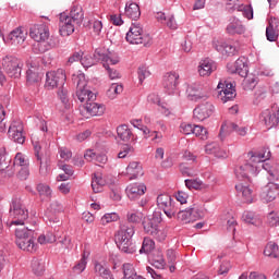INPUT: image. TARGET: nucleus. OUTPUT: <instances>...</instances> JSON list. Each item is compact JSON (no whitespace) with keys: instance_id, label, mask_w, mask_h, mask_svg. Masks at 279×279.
Segmentation results:
<instances>
[{"instance_id":"1","label":"nucleus","mask_w":279,"mask_h":279,"mask_svg":"<svg viewBox=\"0 0 279 279\" xmlns=\"http://www.w3.org/2000/svg\"><path fill=\"white\" fill-rule=\"evenodd\" d=\"M84 23V10L80 5H74L70 13H61L59 16V34L60 36H71L75 32V27H80Z\"/></svg>"},{"instance_id":"2","label":"nucleus","mask_w":279,"mask_h":279,"mask_svg":"<svg viewBox=\"0 0 279 279\" xmlns=\"http://www.w3.org/2000/svg\"><path fill=\"white\" fill-rule=\"evenodd\" d=\"M29 36L35 40L33 45L34 53H45L52 47H56V41L49 40V27L45 24H35L29 28Z\"/></svg>"},{"instance_id":"3","label":"nucleus","mask_w":279,"mask_h":279,"mask_svg":"<svg viewBox=\"0 0 279 279\" xmlns=\"http://www.w3.org/2000/svg\"><path fill=\"white\" fill-rule=\"evenodd\" d=\"M36 231L29 228H17L15 229V244L20 250L24 252L36 251Z\"/></svg>"},{"instance_id":"4","label":"nucleus","mask_w":279,"mask_h":279,"mask_svg":"<svg viewBox=\"0 0 279 279\" xmlns=\"http://www.w3.org/2000/svg\"><path fill=\"white\" fill-rule=\"evenodd\" d=\"M125 40L130 43V45H143L144 47L151 45V36L143 33V26H141L140 23H132L126 33Z\"/></svg>"},{"instance_id":"5","label":"nucleus","mask_w":279,"mask_h":279,"mask_svg":"<svg viewBox=\"0 0 279 279\" xmlns=\"http://www.w3.org/2000/svg\"><path fill=\"white\" fill-rule=\"evenodd\" d=\"M9 217L10 226H25V221L29 218V213L23 206L20 198H13L10 204Z\"/></svg>"},{"instance_id":"6","label":"nucleus","mask_w":279,"mask_h":279,"mask_svg":"<svg viewBox=\"0 0 279 279\" xmlns=\"http://www.w3.org/2000/svg\"><path fill=\"white\" fill-rule=\"evenodd\" d=\"M72 82L73 84H76V97L81 104H84V101L88 104V101H95V99H97L95 93L86 88L88 83L86 82V75H84V73L73 75Z\"/></svg>"},{"instance_id":"7","label":"nucleus","mask_w":279,"mask_h":279,"mask_svg":"<svg viewBox=\"0 0 279 279\" xmlns=\"http://www.w3.org/2000/svg\"><path fill=\"white\" fill-rule=\"evenodd\" d=\"M144 232L153 236L159 243H162L167 239L165 230L160 229V218L153 216L143 222Z\"/></svg>"},{"instance_id":"8","label":"nucleus","mask_w":279,"mask_h":279,"mask_svg":"<svg viewBox=\"0 0 279 279\" xmlns=\"http://www.w3.org/2000/svg\"><path fill=\"white\" fill-rule=\"evenodd\" d=\"M101 62L104 64L105 62H111L112 64H119L118 59H112L110 56L101 52V50L96 49L94 54H82L81 57V64L84 66V69H90V66H95V64Z\"/></svg>"},{"instance_id":"9","label":"nucleus","mask_w":279,"mask_h":279,"mask_svg":"<svg viewBox=\"0 0 279 279\" xmlns=\"http://www.w3.org/2000/svg\"><path fill=\"white\" fill-rule=\"evenodd\" d=\"M2 69L9 77L19 80L23 71V63L19 58L8 54L2 58Z\"/></svg>"},{"instance_id":"10","label":"nucleus","mask_w":279,"mask_h":279,"mask_svg":"<svg viewBox=\"0 0 279 279\" xmlns=\"http://www.w3.org/2000/svg\"><path fill=\"white\" fill-rule=\"evenodd\" d=\"M66 84V72L63 69L46 73L45 88L53 90V88H62Z\"/></svg>"},{"instance_id":"11","label":"nucleus","mask_w":279,"mask_h":279,"mask_svg":"<svg viewBox=\"0 0 279 279\" xmlns=\"http://www.w3.org/2000/svg\"><path fill=\"white\" fill-rule=\"evenodd\" d=\"M157 206L160 210H163L165 215L169 217V219L175 217L179 208L175 205V202L169 194H160L157 197Z\"/></svg>"},{"instance_id":"12","label":"nucleus","mask_w":279,"mask_h":279,"mask_svg":"<svg viewBox=\"0 0 279 279\" xmlns=\"http://www.w3.org/2000/svg\"><path fill=\"white\" fill-rule=\"evenodd\" d=\"M175 215L181 223H193V221H197L204 217V210L193 205L187 209H180Z\"/></svg>"},{"instance_id":"13","label":"nucleus","mask_w":279,"mask_h":279,"mask_svg":"<svg viewBox=\"0 0 279 279\" xmlns=\"http://www.w3.org/2000/svg\"><path fill=\"white\" fill-rule=\"evenodd\" d=\"M218 99L222 101V104H228V101H234L236 98V89L234 88V84L232 82H219L218 86Z\"/></svg>"},{"instance_id":"14","label":"nucleus","mask_w":279,"mask_h":279,"mask_svg":"<svg viewBox=\"0 0 279 279\" xmlns=\"http://www.w3.org/2000/svg\"><path fill=\"white\" fill-rule=\"evenodd\" d=\"M235 177L238 180H248L250 178L258 175V166L251 163L245 160L242 165L235 167L234 169Z\"/></svg>"},{"instance_id":"15","label":"nucleus","mask_w":279,"mask_h":279,"mask_svg":"<svg viewBox=\"0 0 279 279\" xmlns=\"http://www.w3.org/2000/svg\"><path fill=\"white\" fill-rule=\"evenodd\" d=\"M247 32V27L243 24V21L236 16H231L226 27V34L228 36H243Z\"/></svg>"},{"instance_id":"16","label":"nucleus","mask_w":279,"mask_h":279,"mask_svg":"<svg viewBox=\"0 0 279 279\" xmlns=\"http://www.w3.org/2000/svg\"><path fill=\"white\" fill-rule=\"evenodd\" d=\"M180 84V74L178 72L167 73L163 77V88L168 95H175Z\"/></svg>"},{"instance_id":"17","label":"nucleus","mask_w":279,"mask_h":279,"mask_svg":"<svg viewBox=\"0 0 279 279\" xmlns=\"http://www.w3.org/2000/svg\"><path fill=\"white\" fill-rule=\"evenodd\" d=\"M215 112V106L210 102H205L202 105H198L194 111V120L195 121H206V119H209V117L213 116Z\"/></svg>"},{"instance_id":"18","label":"nucleus","mask_w":279,"mask_h":279,"mask_svg":"<svg viewBox=\"0 0 279 279\" xmlns=\"http://www.w3.org/2000/svg\"><path fill=\"white\" fill-rule=\"evenodd\" d=\"M186 95L190 101H205V99H208L204 87L197 83L187 86Z\"/></svg>"},{"instance_id":"19","label":"nucleus","mask_w":279,"mask_h":279,"mask_svg":"<svg viewBox=\"0 0 279 279\" xmlns=\"http://www.w3.org/2000/svg\"><path fill=\"white\" fill-rule=\"evenodd\" d=\"M213 47L218 51V53H221L222 56H236L239 53V49H236V46L222 40H214Z\"/></svg>"},{"instance_id":"20","label":"nucleus","mask_w":279,"mask_h":279,"mask_svg":"<svg viewBox=\"0 0 279 279\" xmlns=\"http://www.w3.org/2000/svg\"><path fill=\"white\" fill-rule=\"evenodd\" d=\"M8 135L13 143H19V145L25 143V135L23 134V125L21 122H13L9 128Z\"/></svg>"},{"instance_id":"21","label":"nucleus","mask_w":279,"mask_h":279,"mask_svg":"<svg viewBox=\"0 0 279 279\" xmlns=\"http://www.w3.org/2000/svg\"><path fill=\"white\" fill-rule=\"evenodd\" d=\"M27 38V32L23 31V28L17 27L13 29L5 38L4 41L7 45H23L25 39Z\"/></svg>"},{"instance_id":"22","label":"nucleus","mask_w":279,"mask_h":279,"mask_svg":"<svg viewBox=\"0 0 279 279\" xmlns=\"http://www.w3.org/2000/svg\"><path fill=\"white\" fill-rule=\"evenodd\" d=\"M248 161L251 165H255V167H258V163L265 162V160H269L271 158V151L268 149H263L260 151H250L247 154Z\"/></svg>"},{"instance_id":"23","label":"nucleus","mask_w":279,"mask_h":279,"mask_svg":"<svg viewBox=\"0 0 279 279\" xmlns=\"http://www.w3.org/2000/svg\"><path fill=\"white\" fill-rule=\"evenodd\" d=\"M223 130H227V132H236L239 134V136H245V134H247V128L245 126H239V124L234 123V122H230V121H226L220 129V140L223 141Z\"/></svg>"},{"instance_id":"24","label":"nucleus","mask_w":279,"mask_h":279,"mask_svg":"<svg viewBox=\"0 0 279 279\" xmlns=\"http://www.w3.org/2000/svg\"><path fill=\"white\" fill-rule=\"evenodd\" d=\"M40 66L37 62L32 61L31 66L26 72V82L27 84H38L40 82Z\"/></svg>"},{"instance_id":"25","label":"nucleus","mask_w":279,"mask_h":279,"mask_svg":"<svg viewBox=\"0 0 279 279\" xmlns=\"http://www.w3.org/2000/svg\"><path fill=\"white\" fill-rule=\"evenodd\" d=\"M134 233V225H122L116 234V241H130Z\"/></svg>"},{"instance_id":"26","label":"nucleus","mask_w":279,"mask_h":279,"mask_svg":"<svg viewBox=\"0 0 279 279\" xmlns=\"http://www.w3.org/2000/svg\"><path fill=\"white\" fill-rule=\"evenodd\" d=\"M146 191L147 186H145V184L142 183H133L126 187V194L129 199H136L141 197V195H145Z\"/></svg>"},{"instance_id":"27","label":"nucleus","mask_w":279,"mask_h":279,"mask_svg":"<svg viewBox=\"0 0 279 279\" xmlns=\"http://www.w3.org/2000/svg\"><path fill=\"white\" fill-rule=\"evenodd\" d=\"M35 158L37 162H39V173L41 175H47L49 173V166L46 163L43 166V146H40L39 142H33Z\"/></svg>"},{"instance_id":"28","label":"nucleus","mask_w":279,"mask_h":279,"mask_svg":"<svg viewBox=\"0 0 279 279\" xmlns=\"http://www.w3.org/2000/svg\"><path fill=\"white\" fill-rule=\"evenodd\" d=\"M276 197H279V184L269 182L267 184V190L262 193V199H264V202L269 203L274 202Z\"/></svg>"},{"instance_id":"29","label":"nucleus","mask_w":279,"mask_h":279,"mask_svg":"<svg viewBox=\"0 0 279 279\" xmlns=\"http://www.w3.org/2000/svg\"><path fill=\"white\" fill-rule=\"evenodd\" d=\"M263 121L267 128V130H271V128H276L279 123V110L277 111H265L262 114Z\"/></svg>"},{"instance_id":"30","label":"nucleus","mask_w":279,"mask_h":279,"mask_svg":"<svg viewBox=\"0 0 279 279\" xmlns=\"http://www.w3.org/2000/svg\"><path fill=\"white\" fill-rule=\"evenodd\" d=\"M84 110H86L87 114L90 117H101V114L106 112V107L92 100L85 104Z\"/></svg>"},{"instance_id":"31","label":"nucleus","mask_w":279,"mask_h":279,"mask_svg":"<svg viewBox=\"0 0 279 279\" xmlns=\"http://www.w3.org/2000/svg\"><path fill=\"white\" fill-rule=\"evenodd\" d=\"M278 20L276 17L270 19L268 26L266 27V38L269 43H276L278 40Z\"/></svg>"},{"instance_id":"32","label":"nucleus","mask_w":279,"mask_h":279,"mask_svg":"<svg viewBox=\"0 0 279 279\" xmlns=\"http://www.w3.org/2000/svg\"><path fill=\"white\" fill-rule=\"evenodd\" d=\"M231 73H236L240 77H247V73H250V66L247 65V60L245 57H240L234 62V70Z\"/></svg>"},{"instance_id":"33","label":"nucleus","mask_w":279,"mask_h":279,"mask_svg":"<svg viewBox=\"0 0 279 279\" xmlns=\"http://www.w3.org/2000/svg\"><path fill=\"white\" fill-rule=\"evenodd\" d=\"M217 70V65L210 59L202 60L198 66V73L202 77H206V75H210L213 71Z\"/></svg>"},{"instance_id":"34","label":"nucleus","mask_w":279,"mask_h":279,"mask_svg":"<svg viewBox=\"0 0 279 279\" xmlns=\"http://www.w3.org/2000/svg\"><path fill=\"white\" fill-rule=\"evenodd\" d=\"M62 210H64V207L62 206V204H60L58 202H53L52 204H50V208L46 213L49 222L50 223H60V219L53 215H56V213H62Z\"/></svg>"},{"instance_id":"35","label":"nucleus","mask_w":279,"mask_h":279,"mask_svg":"<svg viewBox=\"0 0 279 279\" xmlns=\"http://www.w3.org/2000/svg\"><path fill=\"white\" fill-rule=\"evenodd\" d=\"M235 190L238 193H242L243 202H245V204H252L254 202V191L250 185H243V183H240L235 185Z\"/></svg>"},{"instance_id":"36","label":"nucleus","mask_w":279,"mask_h":279,"mask_svg":"<svg viewBox=\"0 0 279 279\" xmlns=\"http://www.w3.org/2000/svg\"><path fill=\"white\" fill-rule=\"evenodd\" d=\"M116 244L123 254H135L136 244L132 240H116Z\"/></svg>"},{"instance_id":"37","label":"nucleus","mask_w":279,"mask_h":279,"mask_svg":"<svg viewBox=\"0 0 279 279\" xmlns=\"http://www.w3.org/2000/svg\"><path fill=\"white\" fill-rule=\"evenodd\" d=\"M124 14L128 19L136 21L141 19V7H138L136 2H128L124 9Z\"/></svg>"},{"instance_id":"38","label":"nucleus","mask_w":279,"mask_h":279,"mask_svg":"<svg viewBox=\"0 0 279 279\" xmlns=\"http://www.w3.org/2000/svg\"><path fill=\"white\" fill-rule=\"evenodd\" d=\"M117 134L123 143H130V141H134V134L132 130L128 126V124H121L117 128Z\"/></svg>"},{"instance_id":"39","label":"nucleus","mask_w":279,"mask_h":279,"mask_svg":"<svg viewBox=\"0 0 279 279\" xmlns=\"http://www.w3.org/2000/svg\"><path fill=\"white\" fill-rule=\"evenodd\" d=\"M126 173L131 175L130 180H136L138 175H143V166L138 161H132L126 167Z\"/></svg>"},{"instance_id":"40","label":"nucleus","mask_w":279,"mask_h":279,"mask_svg":"<svg viewBox=\"0 0 279 279\" xmlns=\"http://www.w3.org/2000/svg\"><path fill=\"white\" fill-rule=\"evenodd\" d=\"M206 154L216 156V158H228V153L221 150L218 143H210L205 146Z\"/></svg>"},{"instance_id":"41","label":"nucleus","mask_w":279,"mask_h":279,"mask_svg":"<svg viewBox=\"0 0 279 279\" xmlns=\"http://www.w3.org/2000/svg\"><path fill=\"white\" fill-rule=\"evenodd\" d=\"M236 10L238 12H242L244 19H247L248 21H252L254 19V9L252 5H244V4H235L232 8L229 7V12H234Z\"/></svg>"},{"instance_id":"42","label":"nucleus","mask_w":279,"mask_h":279,"mask_svg":"<svg viewBox=\"0 0 279 279\" xmlns=\"http://www.w3.org/2000/svg\"><path fill=\"white\" fill-rule=\"evenodd\" d=\"M150 265L156 267V269H165V265L167 264L165 263V256L162 255V252L157 251L151 255Z\"/></svg>"},{"instance_id":"43","label":"nucleus","mask_w":279,"mask_h":279,"mask_svg":"<svg viewBox=\"0 0 279 279\" xmlns=\"http://www.w3.org/2000/svg\"><path fill=\"white\" fill-rule=\"evenodd\" d=\"M106 186V181L101 175H97L94 173V177L92 179V189L94 193H101L104 191V187Z\"/></svg>"},{"instance_id":"44","label":"nucleus","mask_w":279,"mask_h":279,"mask_svg":"<svg viewBox=\"0 0 279 279\" xmlns=\"http://www.w3.org/2000/svg\"><path fill=\"white\" fill-rule=\"evenodd\" d=\"M156 250V242L150 238H144L142 247L140 248V254H151Z\"/></svg>"},{"instance_id":"45","label":"nucleus","mask_w":279,"mask_h":279,"mask_svg":"<svg viewBox=\"0 0 279 279\" xmlns=\"http://www.w3.org/2000/svg\"><path fill=\"white\" fill-rule=\"evenodd\" d=\"M123 278L122 279H135L138 278L134 265L126 263L122 265Z\"/></svg>"},{"instance_id":"46","label":"nucleus","mask_w":279,"mask_h":279,"mask_svg":"<svg viewBox=\"0 0 279 279\" xmlns=\"http://www.w3.org/2000/svg\"><path fill=\"white\" fill-rule=\"evenodd\" d=\"M121 93H123V85L119 83H113L107 90V97L109 99H117V95H121Z\"/></svg>"},{"instance_id":"47","label":"nucleus","mask_w":279,"mask_h":279,"mask_svg":"<svg viewBox=\"0 0 279 279\" xmlns=\"http://www.w3.org/2000/svg\"><path fill=\"white\" fill-rule=\"evenodd\" d=\"M242 220L245 223H251V226H258L260 223V219L254 211H244L242 215Z\"/></svg>"},{"instance_id":"48","label":"nucleus","mask_w":279,"mask_h":279,"mask_svg":"<svg viewBox=\"0 0 279 279\" xmlns=\"http://www.w3.org/2000/svg\"><path fill=\"white\" fill-rule=\"evenodd\" d=\"M95 271L100 276V278L104 279H114V276L112 275V271H110L108 268L104 267V265L96 263L95 264Z\"/></svg>"},{"instance_id":"49","label":"nucleus","mask_w":279,"mask_h":279,"mask_svg":"<svg viewBox=\"0 0 279 279\" xmlns=\"http://www.w3.org/2000/svg\"><path fill=\"white\" fill-rule=\"evenodd\" d=\"M278 251H279V247H278V244H276V242H268L265 246L264 254L266 256L279 259Z\"/></svg>"},{"instance_id":"50","label":"nucleus","mask_w":279,"mask_h":279,"mask_svg":"<svg viewBox=\"0 0 279 279\" xmlns=\"http://www.w3.org/2000/svg\"><path fill=\"white\" fill-rule=\"evenodd\" d=\"M128 223H132V226H136L143 221V213L141 211H129L126 214Z\"/></svg>"},{"instance_id":"51","label":"nucleus","mask_w":279,"mask_h":279,"mask_svg":"<svg viewBox=\"0 0 279 279\" xmlns=\"http://www.w3.org/2000/svg\"><path fill=\"white\" fill-rule=\"evenodd\" d=\"M31 267L35 276H43V274H45V263L37 258L32 260Z\"/></svg>"},{"instance_id":"52","label":"nucleus","mask_w":279,"mask_h":279,"mask_svg":"<svg viewBox=\"0 0 279 279\" xmlns=\"http://www.w3.org/2000/svg\"><path fill=\"white\" fill-rule=\"evenodd\" d=\"M37 192L41 199H51V187L43 183L37 185Z\"/></svg>"},{"instance_id":"53","label":"nucleus","mask_w":279,"mask_h":279,"mask_svg":"<svg viewBox=\"0 0 279 279\" xmlns=\"http://www.w3.org/2000/svg\"><path fill=\"white\" fill-rule=\"evenodd\" d=\"M192 134H195L202 141H208V129L202 125H194Z\"/></svg>"},{"instance_id":"54","label":"nucleus","mask_w":279,"mask_h":279,"mask_svg":"<svg viewBox=\"0 0 279 279\" xmlns=\"http://www.w3.org/2000/svg\"><path fill=\"white\" fill-rule=\"evenodd\" d=\"M14 167H29V159L26 158L23 153H17L14 157Z\"/></svg>"},{"instance_id":"55","label":"nucleus","mask_w":279,"mask_h":279,"mask_svg":"<svg viewBox=\"0 0 279 279\" xmlns=\"http://www.w3.org/2000/svg\"><path fill=\"white\" fill-rule=\"evenodd\" d=\"M110 64L114 66V64H112L110 61H105L102 63V66L104 69H106V71H108V75L110 80H119V77H121V74H119L117 70H113L112 68H110Z\"/></svg>"},{"instance_id":"56","label":"nucleus","mask_w":279,"mask_h":279,"mask_svg":"<svg viewBox=\"0 0 279 279\" xmlns=\"http://www.w3.org/2000/svg\"><path fill=\"white\" fill-rule=\"evenodd\" d=\"M267 222L271 228L279 226V213L271 211L268 214Z\"/></svg>"},{"instance_id":"57","label":"nucleus","mask_w":279,"mask_h":279,"mask_svg":"<svg viewBox=\"0 0 279 279\" xmlns=\"http://www.w3.org/2000/svg\"><path fill=\"white\" fill-rule=\"evenodd\" d=\"M138 81L140 84H143L145 82L146 77H149L151 73L147 70L145 65H142L137 70Z\"/></svg>"},{"instance_id":"58","label":"nucleus","mask_w":279,"mask_h":279,"mask_svg":"<svg viewBox=\"0 0 279 279\" xmlns=\"http://www.w3.org/2000/svg\"><path fill=\"white\" fill-rule=\"evenodd\" d=\"M86 254H83V257L81 258V260L73 267V271L74 274H82V271H84V269H86Z\"/></svg>"},{"instance_id":"59","label":"nucleus","mask_w":279,"mask_h":279,"mask_svg":"<svg viewBox=\"0 0 279 279\" xmlns=\"http://www.w3.org/2000/svg\"><path fill=\"white\" fill-rule=\"evenodd\" d=\"M185 186L186 189H194L195 191H197L198 189H202V181L197 179H186Z\"/></svg>"},{"instance_id":"60","label":"nucleus","mask_w":279,"mask_h":279,"mask_svg":"<svg viewBox=\"0 0 279 279\" xmlns=\"http://www.w3.org/2000/svg\"><path fill=\"white\" fill-rule=\"evenodd\" d=\"M119 215L117 213L111 214H105L104 217L100 219L102 226H106V223H112V221H118Z\"/></svg>"},{"instance_id":"61","label":"nucleus","mask_w":279,"mask_h":279,"mask_svg":"<svg viewBox=\"0 0 279 279\" xmlns=\"http://www.w3.org/2000/svg\"><path fill=\"white\" fill-rule=\"evenodd\" d=\"M38 243H40V245H45V243H56V235H53V233H47L46 235H39Z\"/></svg>"},{"instance_id":"62","label":"nucleus","mask_w":279,"mask_h":279,"mask_svg":"<svg viewBox=\"0 0 279 279\" xmlns=\"http://www.w3.org/2000/svg\"><path fill=\"white\" fill-rule=\"evenodd\" d=\"M180 171H181L182 175H186L187 178L197 177V170H193L192 168H189L184 165L180 166Z\"/></svg>"},{"instance_id":"63","label":"nucleus","mask_w":279,"mask_h":279,"mask_svg":"<svg viewBox=\"0 0 279 279\" xmlns=\"http://www.w3.org/2000/svg\"><path fill=\"white\" fill-rule=\"evenodd\" d=\"M128 154H134V147L130 144H124L118 154V158H126Z\"/></svg>"},{"instance_id":"64","label":"nucleus","mask_w":279,"mask_h":279,"mask_svg":"<svg viewBox=\"0 0 279 279\" xmlns=\"http://www.w3.org/2000/svg\"><path fill=\"white\" fill-rule=\"evenodd\" d=\"M58 97L61 99L62 104H69V90H66V87L64 85L62 87L58 88Z\"/></svg>"}]
</instances>
